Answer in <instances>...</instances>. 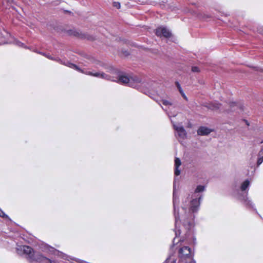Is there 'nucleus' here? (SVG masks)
<instances>
[{
    "label": "nucleus",
    "instance_id": "nucleus-33",
    "mask_svg": "<svg viewBox=\"0 0 263 263\" xmlns=\"http://www.w3.org/2000/svg\"><path fill=\"white\" fill-rule=\"evenodd\" d=\"M176 262V260H174V259H173V260L171 261V263H175Z\"/></svg>",
    "mask_w": 263,
    "mask_h": 263
},
{
    "label": "nucleus",
    "instance_id": "nucleus-7",
    "mask_svg": "<svg viewBox=\"0 0 263 263\" xmlns=\"http://www.w3.org/2000/svg\"><path fill=\"white\" fill-rule=\"evenodd\" d=\"M168 115L171 118V122L173 124L174 129L175 130V134L176 137L178 139V141L180 142V138L181 137V126L179 122L176 121V115L173 114L172 112H168Z\"/></svg>",
    "mask_w": 263,
    "mask_h": 263
},
{
    "label": "nucleus",
    "instance_id": "nucleus-16",
    "mask_svg": "<svg viewBox=\"0 0 263 263\" xmlns=\"http://www.w3.org/2000/svg\"><path fill=\"white\" fill-rule=\"evenodd\" d=\"M245 195L241 196L240 198V199L243 200L244 201V203L247 205L249 206L250 208H253V205H252L251 201L250 200H249L248 198L247 197L248 192H245Z\"/></svg>",
    "mask_w": 263,
    "mask_h": 263
},
{
    "label": "nucleus",
    "instance_id": "nucleus-18",
    "mask_svg": "<svg viewBox=\"0 0 263 263\" xmlns=\"http://www.w3.org/2000/svg\"><path fill=\"white\" fill-rule=\"evenodd\" d=\"M68 33L69 35H73V36H77L78 37H81V38L85 37L84 36V34H82L81 33L79 32V31H77V30H76L74 29L68 30Z\"/></svg>",
    "mask_w": 263,
    "mask_h": 263
},
{
    "label": "nucleus",
    "instance_id": "nucleus-15",
    "mask_svg": "<svg viewBox=\"0 0 263 263\" xmlns=\"http://www.w3.org/2000/svg\"><path fill=\"white\" fill-rule=\"evenodd\" d=\"M8 35V33L5 30L3 32L0 31V45L7 43L6 38Z\"/></svg>",
    "mask_w": 263,
    "mask_h": 263
},
{
    "label": "nucleus",
    "instance_id": "nucleus-2",
    "mask_svg": "<svg viewBox=\"0 0 263 263\" xmlns=\"http://www.w3.org/2000/svg\"><path fill=\"white\" fill-rule=\"evenodd\" d=\"M180 190V179L179 178L175 177L173 183V205H174V213L175 218V234L176 237L173 240V245H178L181 241V238L179 237L180 234L179 228L180 224V219L179 216V197L176 196L177 192Z\"/></svg>",
    "mask_w": 263,
    "mask_h": 263
},
{
    "label": "nucleus",
    "instance_id": "nucleus-28",
    "mask_svg": "<svg viewBox=\"0 0 263 263\" xmlns=\"http://www.w3.org/2000/svg\"><path fill=\"white\" fill-rule=\"evenodd\" d=\"M260 33L263 34V28L260 27L257 30Z\"/></svg>",
    "mask_w": 263,
    "mask_h": 263
},
{
    "label": "nucleus",
    "instance_id": "nucleus-20",
    "mask_svg": "<svg viewBox=\"0 0 263 263\" xmlns=\"http://www.w3.org/2000/svg\"><path fill=\"white\" fill-rule=\"evenodd\" d=\"M250 185V181L248 180H245L241 184L240 189L242 191H245L249 187Z\"/></svg>",
    "mask_w": 263,
    "mask_h": 263
},
{
    "label": "nucleus",
    "instance_id": "nucleus-3",
    "mask_svg": "<svg viewBox=\"0 0 263 263\" xmlns=\"http://www.w3.org/2000/svg\"><path fill=\"white\" fill-rule=\"evenodd\" d=\"M112 81L118 82L120 84H127L129 86L136 88L141 82V79L137 76L129 77L125 74H119L116 79H113Z\"/></svg>",
    "mask_w": 263,
    "mask_h": 263
},
{
    "label": "nucleus",
    "instance_id": "nucleus-9",
    "mask_svg": "<svg viewBox=\"0 0 263 263\" xmlns=\"http://www.w3.org/2000/svg\"><path fill=\"white\" fill-rule=\"evenodd\" d=\"M31 261H48L50 263H51V261L50 259L47 258V257L43 256L40 252L34 251L33 256L31 259Z\"/></svg>",
    "mask_w": 263,
    "mask_h": 263
},
{
    "label": "nucleus",
    "instance_id": "nucleus-6",
    "mask_svg": "<svg viewBox=\"0 0 263 263\" xmlns=\"http://www.w3.org/2000/svg\"><path fill=\"white\" fill-rule=\"evenodd\" d=\"M185 263H195V261L193 259V253L191 248L189 247H182V262Z\"/></svg>",
    "mask_w": 263,
    "mask_h": 263
},
{
    "label": "nucleus",
    "instance_id": "nucleus-32",
    "mask_svg": "<svg viewBox=\"0 0 263 263\" xmlns=\"http://www.w3.org/2000/svg\"><path fill=\"white\" fill-rule=\"evenodd\" d=\"M181 130H182V134L184 132H185V130H184V129L183 128V127H182Z\"/></svg>",
    "mask_w": 263,
    "mask_h": 263
},
{
    "label": "nucleus",
    "instance_id": "nucleus-1",
    "mask_svg": "<svg viewBox=\"0 0 263 263\" xmlns=\"http://www.w3.org/2000/svg\"><path fill=\"white\" fill-rule=\"evenodd\" d=\"M205 190V186L199 185L194 193L189 194L187 199L189 200L188 207L184 209L183 226L187 230V236L192 234V230L194 226L195 214L198 213L202 200V195L198 194Z\"/></svg>",
    "mask_w": 263,
    "mask_h": 263
},
{
    "label": "nucleus",
    "instance_id": "nucleus-12",
    "mask_svg": "<svg viewBox=\"0 0 263 263\" xmlns=\"http://www.w3.org/2000/svg\"><path fill=\"white\" fill-rule=\"evenodd\" d=\"M212 130L211 129L208 127L204 126H201L198 128L197 130V133L198 135L200 136H206L210 134L212 132Z\"/></svg>",
    "mask_w": 263,
    "mask_h": 263
},
{
    "label": "nucleus",
    "instance_id": "nucleus-4",
    "mask_svg": "<svg viewBox=\"0 0 263 263\" xmlns=\"http://www.w3.org/2000/svg\"><path fill=\"white\" fill-rule=\"evenodd\" d=\"M67 66L71 68L74 69L79 72H81L82 73H83L87 75H90L91 76L98 77V78H101L107 80H111V77L109 75H108L104 72H93L90 71L88 70H84L80 68L77 65L71 63H68L66 64Z\"/></svg>",
    "mask_w": 263,
    "mask_h": 263
},
{
    "label": "nucleus",
    "instance_id": "nucleus-5",
    "mask_svg": "<svg viewBox=\"0 0 263 263\" xmlns=\"http://www.w3.org/2000/svg\"><path fill=\"white\" fill-rule=\"evenodd\" d=\"M44 251L49 252H51V253H55V252H57V254L59 256H61V257H62V258H64L65 259H66L68 261H70V260L74 261L78 263H87L85 261H80L79 259H78L76 258H74V257L71 258L69 256H68L67 255L63 254V253H62V252H60L58 250L54 249L53 248L47 245H46L45 246Z\"/></svg>",
    "mask_w": 263,
    "mask_h": 263
},
{
    "label": "nucleus",
    "instance_id": "nucleus-23",
    "mask_svg": "<svg viewBox=\"0 0 263 263\" xmlns=\"http://www.w3.org/2000/svg\"><path fill=\"white\" fill-rule=\"evenodd\" d=\"M192 70L193 72H198L199 71V68L198 67L194 66V67H192Z\"/></svg>",
    "mask_w": 263,
    "mask_h": 263
},
{
    "label": "nucleus",
    "instance_id": "nucleus-22",
    "mask_svg": "<svg viewBox=\"0 0 263 263\" xmlns=\"http://www.w3.org/2000/svg\"><path fill=\"white\" fill-rule=\"evenodd\" d=\"M162 103L163 105H165V106H169V107L172 106V103L171 102H170L169 101H168L167 100H163L162 101Z\"/></svg>",
    "mask_w": 263,
    "mask_h": 263
},
{
    "label": "nucleus",
    "instance_id": "nucleus-14",
    "mask_svg": "<svg viewBox=\"0 0 263 263\" xmlns=\"http://www.w3.org/2000/svg\"><path fill=\"white\" fill-rule=\"evenodd\" d=\"M220 104L216 102H211L204 105L206 108L212 110H216L220 107Z\"/></svg>",
    "mask_w": 263,
    "mask_h": 263
},
{
    "label": "nucleus",
    "instance_id": "nucleus-29",
    "mask_svg": "<svg viewBox=\"0 0 263 263\" xmlns=\"http://www.w3.org/2000/svg\"><path fill=\"white\" fill-rule=\"evenodd\" d=\"M179 247H180L179 245L177 247V248H178V252L179 254H181V248Z\"/></svg>",
    "mask_w": 263,
    "mask_h": 263
},
{
    "label": "nucleus",
    "instance_id": "nucleus-30",
    "mask_svg": "<svg viewBox=\"0 0 263 263\" xmlns=\"http://www.w3.org/2000/svg\"><path fill=\"white\" fill-rule=\"evenodd\" d=\"M182 97L186 100H187V98L185 96V95L183 93V92H182Z\"/></svg>",
    "mask_w": 263,
    "mask_h": 263
},
{
    "label": "nucleus",
    "instance_id": "nucleus-13",
    "mask_svg": "<svg viewBox=\"0 0 263 263\" xmlns=\"http://www.w3.org/2000/svg\"><path fill=\"white\" fill-rule=\"evenodd\" d=\"M41 54H43V55H44L45 57H46L47 58L50 59V60L55 61L59 62V63H60L61 64H63V65L66 66H67L66 64H67L68 63H70L69 62H68V61L66 62H63L62 60H61L59 58H54L53 57H52L51 55H50L49 54H46V53H41Z\"/></svg>",
    "mask_w": 263,
    "mask_h": 263
},
{
    "label": "nucleus",
    "instance_id": "nucleus-21",
    "mask_svg": "<svg viewBox=\"0 0 263 263\" xmlns=\"http://www.w3.org/2000/svg\"><path fill=\"white\" fill-rule=\"evenodd\" d=\"M24 246H18L16 248V252L19 255H24Z\"/></svg>",
    "mask_w": 263,
    "mask_h": 263
},
{
    "label": "nucleus",
    "instance_id": "nucleus-19",
    "mask_svg": "<svg viewBox=\"0 0 263 263\" xmlns=\"http://www.w3.org/2000/svg\"><path fill=\"white\" fill-rule=\"evenodd\" d=\"M258 159L257 160V165H259L263 162V148H262L258 153Z\"/></svg>",
    "mask_w": 263,
    "mask_h": 263
},
{
    "label": "nucleus",
    "instance_id": "nucleus-25",
    "mask_svg": "<svg viewBox=\"0 0 263 263\" xmlns=\"http://www.w3.org/2000/svg\"><path fill=\"white\" fill-rule=\"evenodd\" d=\"M0 216L2 217H6L7 216L4 213V212L0 209Z\"/></svg>",
    "mask_w": 263,
    "mask_h": 263
},
{
    "label": "nucleus",
    "instance_id": "nucleus-24",
    "mask_svg": "<svg viewBox=\"0 0 263 263\" xmlns=\"http://www.w3.org/2000/svg\"><path fill=\"white\" fill-rule=\"evenodd\" d=\"M113 6L118 9L120 8V4L119 2H114Z\"/></svg>",
    "mask_w": 263,
    "mask_h": 263
},
{
    "label": "nucleus",
    "instance_id": "nucleus-17",
    "mask_svg": "<svg viewBox=\"0 0 263 263\" xmlns=\"http://www.w3.org/2000/svg\"><path fill=\"white\" fill-rule=\"evenodd\" d=\"M181 164V162L180 159L179 158L176 157L175 161V175L176 176H178L180 174V170L178 169L179 165Z\"/></svg>",
    "mask_w": 263,
    "mask_h": 263
},
{
    "label": "nucleus",
    "instance_id": "nucleus-8",
    "mask_svg": "<svg viewBox=\"0 0 263 263\" xmlns=\"http://www.w3.org/2000/svg\"><path fill=\"white\" fill-rule=\"evenodd\" d=\"M156 34L160 37H164L165 38H168L171 36V32L165 27H159L156 29Z\"/></svg>",
    "mask_w": 263,
    "mask_h": 263
},
{
    "label": "nucleus",
    "instance_id": "nucleus-11",
    "mask_svg": "<svg viewBox=\"0 0 263 263\" xmlns=\"http://www.w3.org/2000/svg\"><path fill=\"white\" fill-rule=\"evenodd\" d=\"M230 106L231 107V111H238L239 112V110L242 111L243 110V106L241 103H236L235 102H232Z\"/></svg>",
    "mask_w": 263,
    "mask_h": 263
},
{
    "label": "nucleus",
    "instance_id": "nucleus-27",
    "mask_svg": "<svg viewBox=\"0 0 263 263\" xmlns=\"http://www.w3.org/2000/svg\"><path fill=\"white\" fill-rule=\"evenodd\" d=\"M16 44L17 46H20V47H22V46H23V45H24V44H23V43H22V42H20V41H16Z\"/></svg>",
    "mask_w": 263,
    "mask_h": 263
},
{
    "label": "nucleus",
    "instance_id": "nucleus-26",
    "mask_svg": "<svg viewBox=\"0 0 263 263\" xmlns=\"http://www.w3.org/2000/svg\"><path fill=\"white\" fill-rule=\"evenodd\" d=\"M176 84L178 89L179 91L180 92V93H181V86L180 85V84L178 82H176Z\"/></svg>",
    "mask_w": 263,
    "mask_h": 263
},
{
    "label": "nucleus",
    "instance_id": "nucleus-31",
    "mask_svg": "<svg viewBox=\"0 0 263 263\" xmlns=\"http://www.w3.org/2000/svg\"><path fill=\"white\" fill-rule=\"evenodd\" d=\"M171 259V257L170 256V258H168L166 259V261H165V263H168V262H170V260Z\"/></svg>",
    "mask_w": 263,
    "mask_h": 263
},
{
    "label": "nucleus",
    "instance_id": "nucleus-10",
    "mask_svg": "<svg viewBox=\"0 0 263 263\" xmlns=\"http://www.w3.org/2000/svg\"><path fill=\"white\" fill-rule=\"evenodd\" d=\"M23 251L24 255H26L27 258H29L31 260V258L33 256V254L34 251L33 249L28 246H24Z\"/></svg>",
    "mask_w": 263,
    "mask_h": 263
}]
</instances>
